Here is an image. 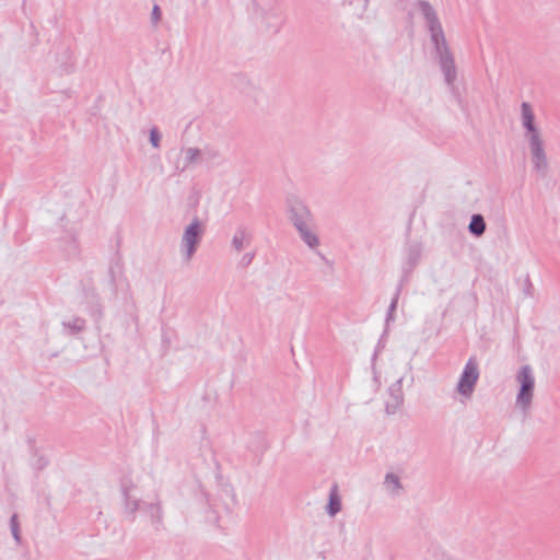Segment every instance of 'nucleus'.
Returning <instances> with one entry per match:
<instances>
[{
    "instance_id": "nucleus-1",
    "label": "nucleus",
    "mask_w": 560,
    "mask_h": 560,
    "mask_svg": "<svg viewBox=\"0 0 560 560\" xmlns=\"http://www.w3.org/2000/svg\"><path fill=\"white\" fill-rule=\"evenodd\" d=\"M417 7L425 20L444 80L447 85L453 86L456 80L455 60L447 45L438 14L429 1L420 0Z\"/></svg>"
},
{
    "instance_id": "nucleus-2",
    "label": "nucleus",
    "mask_w": 560,
    "mask_h": 560,
    "mask_svg": "<svg viewBox=\"0 0 560 560\" xmlns=\"http://www.w3.org/2000/svg\"><path fill=\"white\" fill-rule=\"evenodd\" d=\"M521 122L525 129L524 137L528 141L534 170L541 176L548 171L547 156L544 149V141L540 131L535 125V115L529 103L521 105Z\"/></svg>"
},
{
    "instance_id": "nucleus-3",
    "label": "nucleus",
    "mask_w": 560,
    "mask_h": 560,
    "mask_svg": "<svg viewBox=\"0 0 560 560\" xmlns=\"http://www.w3.org/2000/svg\"><path fill=\"white\" fill-rule=\"evenodd\" d=\"M255 13L260 25L271 34H277L284 23L280 0H257Z\"/></svg>"
},
{
    "instance_id": "nucleus-4",
    "label": "nucleus",
    "mask_w": 560,
    "mask_h": 560,
    "mask_svg": "<svg viewBox=\"0 0 560 560\" xmlns=\"http://www.w3.org/2000/svg\"><path fill=\"white\" fill-rule=\"evenodd\" d=\"M206 232L203 222L195 217L185 228L180 240V252L186 261H190Z\"/></svg>"
},
{
    "instance_id": "nucleus-5",
    "label": "nucleus",
    "mask_w": 560,
    "mask_h": 560,
    "mask_svg": "<svg viewBox=\"0 0 560 560\" xmlns=\"http://www.w3.org/2000/svg\"><path fill=\"white\" fill-rule=\"evenodd\" d=\"M516 381L520 384L516 405L526 411L530 407L535 387V377L532 368L529 365H523L516 374Z\"/></svg>"
},
{
    "instance_id": "nucleus-6",
    "label": "nucleus",
    "mask_w": 560,
    "mask_h": 560,
    "mask_svg": "<svg viewBox=\"0 0 560 560\" xmlns=\"http://www.w3.org/2000/svg\"><path fill=\"white\" fill-rule=\"evenodd\" d=\"M120 490L124 499V512L133 522L141 503V498L137 494L138 487L130 476H124L120 480Z\"/></svg>"
},
{
    "instance_id": "nucleus-7",
    "label": "nucleus",
    "mask_w": 560,
    "mask_h": 560,
    "mask_svg": "<svg viewBox=\"0 0 560 560\" xmlns=\"http://www.w3.org/2000/svg\"><path fill=\"white\" fill-rule=\"evenodd\" d=\"M479 378L478 363L475 358H469L464 366L457 383V392L465 397H470Z\"/></svg>"
},
{
    "instance_id": "nucleus-8",
    "label": "nucleus",
    "mask_w": 560,
    "mask_h": 560,
    "mask_svg": "<svg viewBox=\"0 0 560 560\" xmlns=\"http://www.w3.org/2000/svg\"><path fill=\"white\" fill-rule=\"evenodd\" d=\"M289 219L294 228L311 224L315 221L314 215L308 207L298 199H292L289 201Z\"/></svg>"
},
{
    "instance_id": "nucleus-9",
    "label": "nucleus",
    "mask_w": 560,
    "mask_h": 560,
    "mask_svg": "<svg viewBox=\"0 0 560 560\" xmlns=\"http://www.w3.org/2000/svg\"><path fill=\"white\" fill-rule=\"evenodd\" d=\"M300 238L311 248L315 249L319 246V237L316 232V222H312L311 224L301 225L300 228H295Z\"/></svg>"
},
{
    "instance_id": "nucleus-10",
    "label": "nucleus",
    "mask_w": 560,
    "mask_h": 560,
    "mask_svg": "<svg viewBox=\"0 0 560 560\" xmlns=\"http://www.w3.org/2000/svg\"><path fill=\"white\" fill-rule=\"evenodd\" d=\"M250 233L244 226H240L232 238V246L235 250L241 252L250 244Z\"/></svg>"
},
{
    "instance_id": "nucleus-11",
    "label": "nucleus",
    "mask_w": 560,
    "mask_h": 560,
    "mask_svg": "<svg viewBox=\"0 0 560 560\" xmlns=\"http://www.w3.org/2000/svg\"><path fill=\"white\" fill-rule=\"evenodd\" d=\"M396 386H397L396 388L390 387V389H389L393 402H387L386 404V412L388 415L395 413L396 409L404 401V396H402V392H401V387H400V381L397 382Z\"/></svg>"
},
{
    "instance_id": "nucleus-12",
    "label": "nucleus",
    "mask_w": 560,
    "mask_h": 560,
    "mask_svg": "<svg viewBox=\"0 0 560 560\" xmlns=\"http://www.w3.org/2000/svg\"><path fill=\"white\" fill-rule=\"evenodd\" d=\"M486 221L483 217L479 213L472 214L470 218V222L468 225V231L476 237L483 235L486 232Z\"/></svg>"
},
{
    "instance_id": "nucleus-13",
    "label": "nucleus",
    "mask_w": 560,
    "mask_h": 560,
    "mask_svg": "<svg viewBox=\"0 0 560 560\" xmlns=\"http://www.w3.org/2000/svg\"><path fill=\"white\" fill-rule=\"evenodd\" d=\"M326 511L330 516H335L337 513L341 511V500L338 494V488L336 485L331 488L329 492V500Z\"/></svg>"
},
{
    "instance_id": "nucleus-14",
    "label": "nucleus",
    "mask_w": 560,
    "mask_h": 560,
    "mask_svg": "<svg viewBox=\"0 0 560 560\" xmlns=\"http://www.w3.org/2000/svg\"><path fill=\"white\" fill-rule=\"evenodd\" d=\"M185 163L180 168V172H184L190 165L199 163L201 161V151L198 148H187L185 151Z\"/></svg>"
},
{
    "instance_id": "nucleus-15",
    "label": "nucleus",
    "mask_w": 560,
    "mask_h": 560,
    "mask_svg": "<svg viewBox=\"0 0 560 560\" xmlns=\"http://www.w3.org/2000/svg\"><path fill=\"white\" fill-rule=\"evenodd\" d=\"M384 485L394 494H397L402 489L399 477L394 472L385 475Z\"/></svg>"
},
{
    "instance_id": "nucleus-16",
    "label": "nucleus",
    "mask_w": 560,
    "mask_h": 560,
    "mask_svg": "<svg viewBox=\"0 0 560 560\" xmlns=\"http://www.w3.org/2000/svg\"><path fill=\"white\" fill-rule=\"evenodd\" d=\"M62 325L65 328L69 329L70 335H78L85 329V319L74 317L69 322H63Z\"/></svg>"
},
{
    "instance_id": "nucleus-17",
    "label": "nucleus",
    "mask_w": 560,
    "mask_h": 560,
    "mask_svg": "<svg viewBox=\"0 0 560 560\" xmlns=\"http://www.w3.org/2000/svg\"><path fill=\"white\" fill-rule=\"evenodd\" d=\"M421 256V249L419 245H411L407 252V265L409 269H412L419 261Z\"/></svg>"
},
{
    "instance_id": "nucleus-18",
    "label": "nucleus",
    "mask_w": 560,
    "mask_h": 560,
    "mask_svg": "<svg viewBox=\"0 0 560 560\" xmlns=\"http://www.w3.org/2000/svg\"><path fill=\"white\" fill-rule=\"evenodd\" d=\"M401 290H402V282H400L396 289V292L392 299V302L389 304V307H388V311H387V314H386V323L388 324L389 322H393L394 320V312L397 307V304H398V300H399V296H400V293H401Z\"/></svg>"
},
{
    "instance_id": "nucleus-19",
    "label": "nucleus",
    "mask_w": 560,
    "mask_h": 560,
    "mask_svg": "<svg viewBox=\"0 0 560 560\" xmlns=\"http://www.w3.org/2000/svg\"><path fill=\"white\" fill-rule=\"evenodd\" d=\"M10 530L15 542L20 545L22 542V536L20 529V522L16 513H14L10 518Z\"/></svg>"
},
{
    "instance_id": "nucleus-20",
    "label": "nucleus",
    "mask_w": 560,
    "mask_h": 560,
    "mask_svg": "<svg viewBox=\"0 0 560 560\" xmlns=\"http://www.w3.org/2000/svg\"><path fill=\"white\" fill-rule=\"evenodd\" d=\"M145 508L149 510L151 514L152 523L160 524L163 517L161 504L159 502L150 503Z\"/></svg>"
},
{
    "instance_id": "nucleus-21",
    "label": "nucleus",
    "mask_w": 560,
    "mask_h": 560,
    "mask_svg": "<svg viewBox=\"0 0 560 560\" xmlns=\"http://www.w3.org/2000/svg\"><path fill=\"white\" fill-rule=\"evenodd\" d=\"M150 143L156 149L161 145V133L156 127H153L150 130Z\"/></svg>"
},
{
    "instance_id": "nucleus-22",
    "label": "nucleus",
    "mask_w": 560,
    "mask_h": 560,
    "mask_svg": "<svg viewBox=\"0 0 560 560\" xmlns=\"http://www.w3.org/2000/svg\"><path fill=\"white\" fill-rule=\"evenodd\" d=\"M48 465V459L45 456H37V458L32 464L33 468L36 470H43Z\"/></svg>"
},
{
    "instance_id": "nucleus-23",
    "label": "nucleus",
    "mask_w": 560,
    "mask_h": 560,
    "mask_svg": "<svg viewBox=\"0 0 560 560\" xmlns=\"http://www.w3.org/2000/svg\"><path fill=\"white\" fill-rule=\"evenodd\" d=\"M162 18L161 8L158 4H154L151 12V21L154 25H156Z\"/></svg>"
},
{
    "instance_id": "nucleus-24",
    "label": "nucleus",
    "mask_w": 560,
    "mask_h": 560,
    "mask_svg": "<svg viewBox=\"0 0 560 560\" xmlns=\"http://www.w3.org/2000/svg\"><path fill=\"white\" fill-rule=\"evenodd\" d=\"M254 256H255V254H253V253H246V254L242 257V259H241V264H242L243 266H248V265L253 261Z\"/></svg>"
},
{
    "instance_id": "nucleus-25",
    "label": "nucleus",
    "mask_w": 560,
    "mask_h": 560,
    "mask_svg": "<svg viewBox=\"0 0 560 560\" xmlns=\"http://www.w3.org/2000/svg\"><path fill=\"white\" fill-rule=\"evenodd\" d=\"M70 254L77 255L79 253V245L75 238H72L70 242Z\"/></svg>"
}]
</instances>
